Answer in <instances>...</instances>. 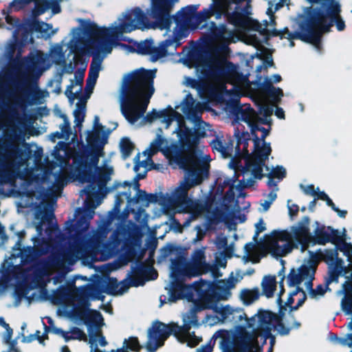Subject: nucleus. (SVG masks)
Wrapping results in <instances>:
<instances>
[{
  "mask_svg": "<svg viewBox=\"0 0 352 352\" xmlns=\"http://www.w3.org/2000/svg\"><path fill=\"white\" fill-rule=\"evenodd\" d=\"M65 40L60 43L52 44L49 53H43L40 50L31 52L24 58L27 77L38 78L42 74L50 69L53 63L62 67L60 72L56 74L48 85L54 86V92L59 94L61 91L63 75L65 73L72 74L74 70L72 61L67 64L63 50Z\"/></svg>",
  "mask_w": 352,
  "mask_h": 352,
  "instance_id": "nucleus-14",
  "label": "nucleus"
},
{
  "mask_svg": "<svg viewBox=\"0 0 352 352\" xmlns=\"http://www.w3.org/2000/svg\"><path fill=\"white\" fill-rule=\"evenodd\" d=\"M320 197L322 199V201H324L326 202V204L331 207V209L335 211L337 214L341 217L344 218L345 217L347 212L346 210H340L338 207L336 206V205L333 204L332 200L329 198V197L326 193H322L320 195Z\"/></svg>",
  "mask_w": 352,
  "mask_h": 352,
  "instance_id": "nucleus-45",
  "label": "nucleus"
},
{
  "mask_svg": "<svg viewBox=\"0 0 352 352\" xmlns=\"http://www.w3.org/2000/svg\"><path fill=\"white\" fill-rule=\"evenodd\" d=\"M170 280L166 285L167 296H160V306L164 302H175L180 299H186L192 301L195 294L199 293V283L195 282L190 285H186L184 282L190 278L173 277L171 276V270L169 274Z\"/></svg>",
  "mask_w": 352,
  "mask_h": 352,
  "instance_id": "nucleus-22",
  "label": "nucleus"
},
{
  "mask_svg": "<svg viewBox=\"0 0 352 352\" xmlns=\"http://www.w3.org/2000/svg\"><path fill=\"white\" fill-rule=\"evenodd\" d=\"M17 91L10 87L3 77L0 76V131H11L6 134L9 138L8 143H4L6 148L5 163L0 164V179L2 183H9L14 186L15 168L23 165L26 160L19 156V138L14 129V113L17 106H22Z\"/></svg>",
  "mask_w": 352,
  "mask_h": 352,
  "instance_id": "nucleus-9",
  "label": "nucleus"
},
{
  "mask_svg": "<svg viewBox=\"0 0 352 352\" xmlns=\"http://www.w3.org/2000/svg\"><path fill=\"white\" fill-rule=\"evenodd\" d=\"M226 254L223 253V252H219V253H217L216 254V256H215V265L213 267V266H211L212 269L215 272V274L218 275V274H221V273H219L218 271H217V269L216 268H226V265H227V258L225 255ZM229 254V257L230 256V254Z\"/></svg>",
  "mask_w": 352,
  "mask_h": 352,
  "instance_id": "nucleus-43",
  "label": "nucleus"
},
{
  "mask_svg": "<svg viewBox=\"0 0 352 352\" xmlns=\"http://www.w3.org/2000/svg\"><path fill=\"white\" fill-rule=\"evenodd\" d=\"M124 33H122V35L119 37H117L116 39H115V42H116V45L113 47H119L122 51H124L125 53L126 54H130V53H133V52H137L138 54H144L143 53H140L138 50V47H139V45H140L141 43H144V41H142L140 43H138L136 46V48H134L131 46H129V45H125V44H122V43H118L117 41L118 39H120V38H123L124 39L125 37L123 36ZM146 41H151L153 43V41L152 40H146L145 41V42ZM153 47H155L153 44ZM146 55V53L144 54ZM146 54L149 55V58H150V60L152 61L151 60V54L149 53H146Z\"/></svg>",
  "mask_w": 352,
  "mask_h": 352,
  "instance_id": "nucleus-36",
  "label": "nucleus"
},
{
  "mask_svg": "<svg viewBox=\"0 0 352 352\" xmlns=\"http://www.w3.org/2000/svg\"><path fill=\"white\" fill-rule=\"evenodd\" d=\"M230 321L238 324L233 329L232 342L226 343L227 352H263L266 338L278 320L274 313L263 310L248 318L243 309L234 307Z\"/></svg>",
  "mask_w": 352,
  "mask_h": 352,
  "instance_id": "nucleus-8",
  "label": "nucleus"
},
{
  "mask_svg": "<svg viewBox=\"0 0 352 352\" xmlns=\"http://www.w3.org/2000/svg\"><path fill=\"white\" fill-rule=\"evenodd\" d=\"M155 74L156 69H140L124 76L118 97L122 113L131 125L135 126L159 119L168 129L175 121L176 127L173 133L177 135L181 144L188 145L190 144L191 130L186 125L184 116L177 112V109L181 110L186 118L193 124L195 130H206L209 125L201 118L204 105L195 100L190 94H187L175 109L168 107L160 111L153 109L144 116L154 93L153 79Z\"/></svg>",
  "mask_w": 352,
  "mask_h": 352,
  "instance_id": "nucleus-3",
  "label": "nucleus"
},
{
  "mask_svg": "<svg viewBox=\"0 0 352 352\" xmlns=\"http://www.w3.org/2000/svg\"><path fill=\"white\" fill-rule=\"evenodd\" d=\"M313 226L314 230L311 234L309 232L310 241L306 244V247L310 243L324 244L329 241V236L325 231L324 226L320 225L318 221H315Z\"/></svg>",
  "mask_w": 352,
  "mask_h": 352,
  "instance_id": "nucleus-30",
  "label": "nucleus"
},
{
  "mask_svg": "<svg viewBox=\"0 0 352 352\" xmlns=\"http://www.w3.org/2000/svg\"><path fill=\"white\" fill-rule=\"evenodd\" d=\"M178 164L186 173L179 186L166 195L163 209L168 214L190 213L196 217L201 214L202 208L198 201L188 197V192L192 187L200 184L207 176V166L194 153L181 157Z\"/></svg>",
  "mask_w": 352,
  "mask_h": 352,
  "instance_id": "nucleus-11",
  "label": "nucleus"
},
{
  "mask_svg": "<svg viewBox=\"0 0 352 352\" xmlns=\"http://www.w3.org/2000/svg\"><path fill=\"white\" fill-rule=\"evenodd\" d=\"M259 291L258 288L253 289H243L240 292V298L243 302L249 305L256 301L259 298Z\"/></svg>",
  "mask_w": 352,
  "mask_h": 352,
  "instance_id": "nucleus-33",
  "label": "nucleus"
},
{
  "mask_svg": "<svg viewBox=\"0 0 352 352\" xmlns=\"http://www.w3.org/2000/svg\"><path fill=\"white\" fill-rule=\"evenodd\" d=\"M327 288V286L325 288H324L322 285H319L315 289H313L311 287L310 289L306 290L309 292V294L311 298L314 299H318L324 296Z\"/></svg>",
  "mask_w": 352,
  "mask_h": 352,
  "instance_id": "nucleus-49",
  "label": "nucleus"
},
{
  "mask_svg": "<svg viewBox=\"0 0 352 352\" xmlns=\"http://www.w3.org/2000/svg\"><path fill=\"white\" fill-rule=\"evenodd\" d=\"M87 294L92 300H104V296L98 290H93L87 287L80 292L78 289H69L65 296L63 303L58 307V313L77 324H86L89 336L91 352H104L98 349V345L104 346L107 342L105 338L101 335L100 329L104 325L103 318L101 314L89 309L88 300L82 296ZM138 338L131 337L125 339L122 347L111 352H129V350L138 352L141 349Z\"/></svg>",
  "mask_w": 352,
  "mask_h": 352,
  "instance_id": "nucleus-7",
  "label": "nucleus"
},
{
  "mask_svg": "<svg viewBox=\"0 0 352 352\" xmlns=\"http://www.w3.org/2000/svg\"><path fill=\"white\" fill-rule=\"evenodd\" d=\"M228 2V6L226 11L222 13V15H225L228 21L232 24L234 28L239 30L245 29L248 27H252L253 29L248 31L245 36V42L248 44L254 46L256 48H259L261 43L266 40V35L265 32L267 30L268 27L274 26L275 21L274 16L272 14V8H269L267 14L270 16V21H264V24H258L256 21L249 20L243 17L241 13L234 12L233 13H229V6L231 3L238 4L243 1H249L250 0H226Z\"/></svg>",
  "mask_w": 352,
  "mask_h": 352,
  "instance_id": "nucleus-17",
  "label": "nucleus"
},
{
  "mask_svg": "<svg viewBox=\"0 0 352 352\" xmlns=\"http://www.w3.org/2000/svg\"><path fill=\"white\" fill-rule=\"evenodd\" d=\"M241 278V276L239 275L237 277H234V272H231L227 279L218 281L215 292L217 297L222 300H228L232 296V290L240 282Z\"/></svg>",
  "mask_w": 352,
  "mask_h": 352,
  "instance_id": "nucleus-26",
  "label": "nucleus"
},
{
  "mask_svg": "<svg viewBox=\"0 0 352 352\" xmlns=\"http://www.w3.org/2000/svg\"><path fill=\"white\" fill-rule=\"evenodd\" d=\"M170 270L173 277L194 278L208 272H211L215 278L221 276V274H215V272L206 262L204 248L194 250L190 261L182 258L172 260Z\"/></svg>",
  "mask_w": 352,
  "mask_h": 352,
  "instance_id": "nucleus-21",
  "label": "nucleus"
},
{
  "mask_svg": "<svg viewBox=\"0 0 352 352\" xmlns=\"http://www.w3.org/2000/svg\"><path fill=\"white\" fill-rule=\"evenodd\" d=\"M256 234L258 235L265 230V223L263 219H259L255 224Z\"/></svg>",
  "mask_w": 352,
  "mask_h": 352,
  "instance_id": "nucleus-59",
  "label": "nucleus"
},
{
  "mask_svg": "<svg viewBox=\"0 0 352 352\" xmlns=\"http://www.w3.org/2000/svg\"><path fill=\"white\" fill-rule=\"evenodd\" d=\"M36 30L42 37L49 38L58 32V28L53 29L52 25L41 21L36 23Z\"/></svg>",
  "mask_w": 352,
  "mask_h": 352,
  "instance_id": "nucleus-35",
  "label": "nucleus"
},
{
  "mask_svg": "<svg viewBox=\"0 0 352 352\" xmlns=\"http://www.w3.org/2000/svg\"><path fill=\"white\" fill-rule=\"evenodd\" d=\"M34 335H36V340L38 341V342L42 344V345H45V342H44V339L45 338H47V336H41V331L37 330L36 331V332L34 333Z\"/></svg>",
  "mask_w": 352,
  "mask_h": 352,
  "instance_id": "nucleus-61",
  "label": "nucleus"
},
{
  "mask_svg": "<svg viewBox=\"0 0 352 352\" xmlns=\"http://www.w3.org/2000/svg\"><path fill=\"white\" fill-rule=\"evenodd\" d=\"M78 21L80 28L72 29L71 39L66 45L69 50L68 56L74 55L72 60H76L77 56L96 53L86 85L87 91L91 92L102 69L103 59L111 53L116 45L115 39L122 33L148 28L146 17L140 8H135L120 14L109 27H99L89 20Z\"/></svg>",
  "mask_w": 352,
  "mask_h": 352,
  "instance_id": "nucleus-4",
  "label": "nucleus"
},
{
  "mask_svg": "<svg viewBox=\"0 0 352 352\" xmlns=\"http://www.w3.org/2000/svg\"><path fill=\"white\" fill-rule=\"evenodd\" d=\"M57 139H65L66 140L65 135L60 131H56L51 133L49 135V140L52 142H55Z\"/></svg>",
  "mask_w": 352,
  "mask_h": 352,
  "instance_id": "nucleus-57",
  "label": "nucleus"
},
{
  "mask_svg": "<svg viewBox=\"0 0 352 352\" xmlns=\"http://www.w3.org/2000/svg\"><path fill=\"white\" fill-rule=\"evenodd\" d=\"M278 276L280 280L277 282L276 276H265L261 281L262 293L267 298H271L274 296L277 283H278L280 292L277 294L276 302L279 306V314L282 315V321L277 326L278 331L281 336L289 334L292 329H297L300 327V323L296 321L293 314H290L289 309L287 310V306L282 304L281 296L285 292L283 288V281L285 279V267H283L278 272Z\"/></svg>",
  "mask_w": 352,
  "mask_h": 352,
  "instance_id": "nucleus-18",
  "label": "nucleus"
},
{
  "mask_svg": "<svg viewBox=\"0 0 352 352\" xmlns=\"http://www.w3.org/2000/svg\"><path fill=\"white\" fill-rule=\"evenodd\" d=\"M201 309L199 307H193L187 312L182 314V326L173 322L168 324L160 322H154L148 330V340L145 346L146 350L148 352L156 351L171 334L174 335L179 342L186 343L188 346H197L202 338L190 330L191 328L197 329L201 327V323L197 316Z\"/></svg>",
  "mask_w": 352,
  "mask_h": 352,
  "instance_id": "nucleus-12",
  "label": "nucleus"
},
{
  "mask_svg": "<svg viewBox=\"0 0 352 352\" xmlns=\"http://www.w3.org/2000/svg\"><path fill=\"white\" fill-rule=\"evenodd\" d=\"M254 248V245L252 243H248L245 245L244 248L245 250V254L243 256V260L245 263L247 262H252L257 263L258 262V258L255 257L253 255L252 252V248Z\"/></svg>",
  "mask_w": 352,
  "mask_h": 352,
  "instance_id": "nucleus-48",
  "label": "nucleus"
},
{
  "mask_svg": "<svg viewBox=\"0 0 352 352\" xmlns=\"http://www.w3.org/2000/svg\"><path fill=\"white\" fill-rule=\"evenodd\" d=\"M50 331L54 334L62 337L67 342L69 341V332H67V331H64L61 328L57 327L56 326H52V330Z\"/></svg>",
  "mask_w": 352,
  "mask_h": 352,
  "instance_id": "nucleus-50",
  "label": "nucleus"
},
{
  "mask_svg": "<svg viewBox=\"0 0 352 352\" xmlns=\"http://www.w3.org/2000/svg\"><path fill=\"white\" fill-rule=\"evenodd\" d=\"M54 272L53 269L49 266H43L36 270L35 279L40 287H44L50 283V276Z\"/></svg>",
  "mask_w": 352,
  "mask_h": 352,
  "instance_id": "nucleus-32",
  "label": "nucleus"
},
{
  "mask_svg": "<svg viewBox=\"0 0 352 352\" xmlns=\"http://www.w3.org/2000/svg\"><path fill=\"white\" fill-rule=\"evenodd\" d=\"M219 322V318L217 316L208 315L202 320L201 323V324H204L212 327L217 324Z\"/></svg>",
  "mask_w": 352,
  "mask_h": 352,
  "instance_id": "nucleus-52",
  "label": "nucleus"
},
{
  "mask_svg": "<svg viewBox=\"0 0 352 352\" xmlns=\"http://www.w3.org/2000/svg\"><path fill=\"white\" fill-rule=\"evenodd\" d=\"M150 1L148 14L155 20L153 28L164 31L163 36L167 37L157 47H153L151 41L139 45V52L149 53L152 62H163L166 57L174 55L177 47L181 44V39L186 36L188 29L198 28L201 22L206 21L212 16H215L216 19L221 18L228 6L226 0H212L209 7L197 15L195 14L199 6L191 5L182 8L175 16H170L172 8L179 0Z\"/></svg>",
  "mask_w": 352,
  "mask_h": 352,
  "instance_id": "nucleus-5",
  "label": "nucleus"
},
{
  "mask_svg": "<svg viewBox=\"0 0 352 352\" xmlns=\"http://www.w3.org/2000/svg\"><path fill=\"white\" fill-rule=\"evenodd\" d=\"M179 148L177 142H169L162 135V130L158 129L155 138L150 143L149 146L143 151L142 155L145 159L140 160V154L138 153L134 158L133 170L137 173L138 179L143 178L147 170L153 168V162L151 157L158 151H161L169 159L177 158Z\"/></svg>",
  "mask_w": 352,
  "mask_h": 352,
  "instance_id": "nucleus-19",
  "label": "nucleus"
},
{
  "mask_svg": "<svg viewBox=\"0 0 352 352\" xmlns=\"http://www.w3.org/2000/svg\"><path fill=\"white\" fill-rule=\"evenodd\" d=\"M277 103L278 102H276V103H272L271 102H268V104L272 107L273 110H274V108H275V109H274L275 116L279 119H285V111L282 108L276 106ZM273 112H274V111H272V113Z\"/></svg>",
  "mask_w": 352,
  "mask_h": 352,
  "instance_id": "nucleus-53",
  "label": "nucleus"
},
{
  "mask_svg": "<svg viewBox=\"0 0 352 352\" xmlns=\"http://www.w3.org/2000/svg\"><path fill=\"white\" fill-rule=\"evenodd\" d=\"M126 226H127L129 232H135L138 229L137 226L132 221H129L127 222Z\"/></svg>",
  "mask_w": 352,
  "mask_h": 352,
  "instance_id": "nucleus-62",
  "label": "nucleus"
},
{
  "mask_svg": "<svg viewBox=\"0 0 352 352\" xmlns=\"http://www.w3.org/2000/svg\"><path fill=\"white\" fill-rule=\"evenodd\" d=\"M310 253V259L304 261L302 265L298 269H292L287 276L288 287H294V289L289 293L285 306L289 308L290 314L293 311L297 310L301 307L306 299L305 292L300 287L304 283L305 289H310L312 287V280L316 270L319 258H329L333 260L337 253L335 250H320L316 253Z\"/></svg>",
  "mask_w": 352,
  "mask_h": 352,
  "instance_id": "nucleus-15",
  "label": "nucleus"
},
{
  "mask_svg": "<svg viewBox=\"0 0 352 352\" xmlns=\"http://www.w3.org/2000/svg\"><path fill=\"white\" fill-rule=\"evenodd\" d=\"M37 0H12V1L9 5V9L10 11H19L23 8H24L26 6H28L31 2H34V8L33 10V14L36 16V2Z\"/></svg>",
  "mask_w": 352,
  "mask_h": 352,
  "instance_id": "nucleus-40",
  "label": "nucleus"
},
{
  "mask_svg": "<svg viewBox=\"0 0 352 352\" xmlns=\"http://www.w3.org/2000/svg\"><path fill=\"white\" fill-rule=\"evenodd\" d=\"M36 335H34V333H32V334H30L29 336H23L22 338V342H25V343H29L34 340H36Z\"/></svg>",
  "mask_w": 352,
  "mask_h": 352,
  "instance_id": "nucleus-60",
  "label": "nucleus"
},
{
  "mask_svg": "<svg viewBox=\"0 0 352 352\" xmlns=\"http://www.w3.org/2000/svg\"><path fill=\"white\" fill-rule=\"evenodd\" d=\"M67 332H69V341L72 340H86L87 336L85 333L78 327H72Z\"/></svg>",
  "mask_w": 352,
  "mask_h": 352,
  "instance_id": "nucleus-46",
  "label": "nucleus"
},
{
  "mask_svg": "<svg viewBox=\"0 0 352 352\" xmlns=\"http://www.w3.org/2000/svg\"><path fill=\"white\" fill-rule=\"evenodd\" d=\"M99 121V116H95L92 130L85 133L86 141L91 147L89 151L84 154L75 153L63 142H58L52 151L56 162L52 170V190L56 197L64 186L70 181L97 184V187L93 184L88 185L80 191L81 196L84 194L87 195L85 200V208L88 210L85 217L87 220L93 218L96 208L94 200L111 180L114 172L109 158H103L102 164L99 165L100 159L104 156L103 146L107 142L111 133Z\"/></svg>",
  "mask_w": 352,
  "mask_h": 352,
  "instance_id": "nucleus-2",
  "label": "nucleus"
},
{
  "mask_svg": "<svg viewBox=\"0 0 352 352\" xmlns=\"http://www.w3.org/2000/svg\"><path fill=\"white\" fill-rule=\"evenodd\" d=\"M86 113L85 103L77 102L74 110V124L77 127H82Z\"/></svg>",
  "mask_w": 352,
  "mask_h": 352,
  "instance_id": "nucleus-34",
  "label": "nucleus"
},
{
  "mask_svg": "<svg viewBox=\"0 0 352 352\" xmlns=\"http://www.w3.org/2000/svg\"><path fill=\"white\" fill-rule=\"evenodd\" d=\"M123 186L129 187L126 191L118 192L116 196L114 203V210H119L122 203L123 202L122 197H124L127 201V206L125 211L122 214L121 219H126L129 216V209L135 204L144 203L149 201L146 192L140 189V184L137 179H134L132 182H124L116 185V187Z\"/></svg>",
  "mask_w": 352,
  "mask_h": 352,
  "instance_id": "nucleus-23",
  "label": "nucleus"
},
{
  "mask_svg": "<svg viewBox=\"0 0 352 352\" xmlns=\"http://www.w3.org/2000/svg\"><path fill=\"white\" fill-rule=\"evenodd\" d=\"M0 327L3 329L2 333V342L8 346L7 350L3 352H20V351L16 346V341L12 340V329L9 325L4 321L3 318L0 319Z\"/></svg>",
  "mask_w": 352,
  "mask_h": 352,
  "instance_id": "nucleus-29",
  "label": "nucleus"
},
{
  "mask_svg": "<svg viewBox=\"0 0 352 352\" xmlns=\"http://www.w3.org/2000/svg\"><path fill=\"white\" fill-rule=\"evenodd\" d=\"M48 323L50 324V326L49 327H47L45 324L44 322L42 321L43 324V326H44V329H45V331L47 332V330L48 331H51L52 330V326H56L54 324V322L53 321V320L51 318H48Z\"/></svg>",
  "mask_w": 352,
  "mask_h": 352,
  "instance_id": "nucleus-63",
  "label": "nucleus"
},
{
  "mask_svg": "<svg viewBox=\"0 0 352 352\" xmlns=\"http://www.w3.org/2000/svg\"><path fill=\"white\" fill-rule=\"evenodd\" d=\"M48 96L49 94L47 91L36 89L32 94L31 102L30 104L31 105L42 104L44 100Z\"/></svg>",
  "mask_w": 352,
  "mask_h": 352,
  "instance_id": "nucleus-42",
  "label": "nucleus"
},
{
  "mask_svg": "<svg viewBox=\"0 0 352 352\" xmlns=\"http://www.w3.org/2000/svg\"><path fill=\"white\" fill-rule=\"evenodd\" d=\"M287 208L289 217L292 220L297 215L299 208L297 205L292 204L291 200L287 201Z\"/></svg>",
  "mask_w": 352,
  "mask_h": 352,
  "instance_id": "nucleus-51",
  "label": "nucleus"
},
{
  "mask_svg": "<svg viewBox=\"0 0 352 352\" xmlns=\"http://www.w3.org/2000/svg\"><path fill=\"white\" fill-rule=\"evenodd\" d=\"M277 194L275 190H271L267 195V199L261 201L258 210L260 212H266L270 208L272 204L276 200Z\"/></svg>",
  "mask_w": 352,
  "mask_h": 352,
  "instance_id": "nucleus-44",
  "label": "nucleus"
},
{
  "mask_svg": "<svg viewBox=\"0 0 352 352\" xmlns=\"http://www.w3.org/2000/svg\"><path fill=\"white\" fill-rule=\"evenodd\" d=\"M309 223V218L305 216L287 229L273 230L266 237L265 248L276 257L285 256L299 246L304 250L310 241Z\"/></svg>",
  "mask_w": 352,
  "mask_h": 352,
  "instance_id": "nucleus-16",
  "label": "nucleus"
},
{
  "mask_svg": "<svg viewBox=\"0 0 352 352\" xmlns=\"http://www.w3.org/2000/svg\"><path fill=\"white\" fill-rule=\"evenodd\" d=\"M233 37L232 31H228L224 25L215 30V38L209 43L207 50L199 56L194 63L197 75L204 83L206 96L201 97L213 98L218 94L238 97L248 94L258 107L259 114L250 107L244 104L236 107L235 117L237 121L244 122L239 113L245 107L251 112L253 124L262 126L267 124L270 126L272 107L268 104L279 102L283 96L281 89L273 86V83L279 82L281 76L273 74L271 76H258L255 82H250L246 78H241L238 67L227 60L230 53L228 43Z\"/></svg>",
  "mask_w": 352,
  "mask_h": 352,
  "instance_id": "nucleus-1",
  "label": "nucleus"
},
{
  "mask_svg": "<svg viewBox=\"0 0 352 352\" xmlns=\"http://www.w3.org/2000/svg\"><path fill=\"white\" fill-rule=\"evenodd\" d=\"M301 190L307 195L311 196L313 197H317L318 199L322 200L320 197L322 193H325L324 191L320 190L319 188H315L313 184H300Z\"/></svg>",
  "mask_w": 352,
  "mask_h": 352,
  "instance_id": "nucleus-39",
  "label": "nucleus"
},
{
  "mask_svg": "<svg viewBox=\"0 0 352 352\" xmlns=\"http://www.w3.org/2000/svg\"><path fill=\"white\" fill-rule=\"evenodd\" d=\"M60 117L62 118L63 122L59 126L60 132L64 133V135H65L66 140H68L71 135L70 123L66 115L62 114Z\"/></svg>",
  "mask_w": 352,
  "mask_h": 352,
  "instance_id": "nucleus-47",
  "label": "nucleus"
},
{
  "mask_svg": "<svg viewBox=\"0 0 352 352\" xmlns=\"http://www.w3.org/2000/svg\"><path fill=\"white\" fill-rule=\"evenodd\" d=\"M184 84L188 87H190L192 88H195L197 89H198V87H199L198 82L195 79H194L191 77H188V76L184 77Z\"/></svg>",
  "mask_w": 352,
  "mask_h": 352,
  "instance_id": "nucleus-54",
  "label": "nucleus"
},
{
  "mask_svg": "<svg viewBox=\"0 0 352 352\" xmlns=\"http://www.w3.org/2000/svg\"><path fill=\"white\" fill-rule=\"evenodd\" d=\"M211 351H212V348L209 345L202 346L197 350V352H211Z\"/></svg>",
  "mask_w": 352,
  "mask_h": 352,
  "instance_id": "nucleus-64",
  "label": "nucleus"
},
{
  "mask_svg": "<svg viewBox=\"0 0 352 352\" xmlns=\"http://www.w3.org/2000/svg\"><path fill=\"white\" fill-rule=\"evenodd\" d=\"M338 277H339V275L337 274V272L336 271H334V270L329 271V276L326 281L327 284L329 285L330 283H333V282L338 283Z\"/></svg>",
  "mask_w": 352,
  "mask_h": 352,
  "instance_id": "nucleus-56",
  "label": "nucleus"
},
{
  "mask_svg": "<svg viewBox=\"0 0 352 352\" xmlns=\"http://www.w3.org/2000/svg\"><path fill=\"white\" fill-rule=\"evenodd\" d=\"M234 307H232L229 305H216L214 307V311L219 314L222 320L224 321H230L232 313Z\"/></svg>",
  "mask_w": 352,
  "mask_h": 352,
  "instance_id": "nucleus-38",
  "label": "nucleus"
},
{
  "mask_svg": "<svg viewBox=\"0 0 352 352\" xmlns=\"http://www.w3.org/2000/svg\"><path fill=\"white\" fill-rule=\"evenodd\" d=\"M83 78L84 72L76 73L74 79L71 80L70 84L65 89V94L71 104H73L76 99H78L81 96Z\"/></svg>",
  "mask_w": 352,
  "mask_h": 352,
  "instance_id": "nucleus-27",
  "label": "nucleus"
},
{
  "mask_svg": "<svg viewBox=\"0 0 352 352\" xmlns=\"http://www.w3.org/2000/svg\"><path fill=\"white\" fill-rule=\"evenodd\" d=\"M340 11V4L337 2L333 3V9L328 13L311 7L305 8L304 14L299 19V28L293 38L309 43L319 50L322 34L329 31L332 22H335L338 31L345 29V23L339 15Z\"/></svg>",
  "mask_w": 352,
  "mask_h": 352,
  "instance_id": "nucleus-13",
  "label": "nucleus"
},
{
  "mask_svg": "<svg viewBox=\"0 0 352 352\" xmlns=\"http://www.w3.org/2000/svg\"><path fill=\"white\" fill-rule=\"evenodd\" d=\"M248 110L245 107L239 115L250 128L253 136V151L250 156L245 160V166L241 170L243 177L241 184L243 187L251 186L256 180L261 179L264 176L272 177L279 182L285 177V169L283 166L269 168L265 165L272 148L270 143H267L265 138L269 135L271 126L265 129L253 124L252 120H250L252 114L248 111Z\"/></svg>",
  "mask_w": 352,
  "mask_h": 352,
  "instance_id": "nucleus-10",
  "label": "nucleus"
},
{
  "mask_svg": "<svg viewBox=\"0 0 352 352\" xmlns=\"http://www.w3.org/2000/svg\"><path fill=\"white\" fill-rule=\"evenodd\" d=\"M347 287H351V284L349 282L346 281L342 285V289L338 292V294L344 296L341 300V307L342 311L345 312L346 314H352V297H348L346 295L348 292ZM347 328L351 332L346 333L343 338H339L338 342L342 346H346L352 349V318L347 324ZM350 352H352V349Z\"/></svg>",
  "mask_w": 352,
  "mask_h": 352,
  "instance_id": "nucleus-25",
  "label": "nucleus"
},
{
  "mask_svg": "<svg viewBox=\"0 0 352 352\" xmlns=\"http://www.w3.org/2000/svg\"><path fill=\"white\" fill-rule=\"evenodd\" d=\"M63 0H37L36 2V16L41 15L47 10H51L52 14L60 12V3Z\"/></svg>",
  "mask_w": 352,
  "mask_h": 352,
  "instance_id": "nucleus-28",
  "label": "nucleus"
},
{
  "mask_svg": "<svg viewBox=\"0 0 352 352\" xmlns=\"http://www.w3.org/2000/svg\"><path fill=\"white\" fill-rule=\"evenodd\" d=\"M215 244L218 250L225 254H230L233 251L232 245L228 244V238L225 235L218 236Z\"/></svg>",
  "mask_w": 352,
  "mask_h": 352,
  "instance_id": "nucleus-37",
  "label": "nucleus"
},
{
  "mask_svg": "<svg viewBox=\"0 0 352 352\" xmlns=\"http://www.w3.org/2000/svg\"><path fill=\"white\" fill-rule=\"evenodd\" d=\"M267 177V185L270 188H272V190H275V192L277 194V191L278 190V187L277 186V183L278 182V181L276 182L274 180L275 178H274L272 177Z\"/></svg>",
  "mask_w": 352,
  "mask_h": 352,
  "instance_id": "nucleus-58",
  "label": "nucleus"
},
{
  "mask_svg": "<svg viewBox=\"0 0 352 352\" xmlns=\"http://www.w3.org/2000/svg\"><path fill=\"white\" fill-rule=\"evenodd\" d=\"M254 273V270L252 268L248 269L245 272H243L241 270H237L234 272V277H237L238 275L241 276L240 278V281L245 276H251Z\"/></svg>",
  "mask_w": 352,
  "mask_h": 352,
  "instance_id": "nucleus-55",
  "label": "nucleus"
},
{
  "mask_svg": "<svg viewBox=\"0 0 352 352\" xmlns=\"http://www.w3.org/2000/svg\"><path fill=\"white\" fill-rule=\"evenodd\" d=\"M235 137L237 140L234 156L232 155V149L224 144L220 140L216 139L211 142L212 148L219 153L223 158L230 157L228 166L234 170V175L232 177L227 178L224 181L226 185H233L236 182L239 175L241 174V170L243 168L239 164L241 158L245 160L250 156L248 149L249 142L251 141V135L248 132L239 131L235 133Z\"/></svg>",
  "mask_w": 352,
  "mask_h": 352,
  "instance_id": "nucleus-20",
  "label": "nucleus"
},
{
  "mask_svg": "<svg viewBox=\"0 0 352 352\" xmlns=\"http://www.w3.org/2000/svg\"><path fill=\"white\" fill-rule=\"evenodd\" d=\"M34 196L32 195H23L17 202V206L21 208L34 207V219L30 226L34 227L36 231V235L31 238L33 247H22L23 238L25 235V231L17 232L18 236L15 244L12 248L11 255L6 258L0 265V294L4 292L9 283L14 279H19L21 273L20 265L33 261L40 256L47 254L51 249L52 241L50 239H41L43 230V224L49 220L52 214H47V204L43 199L38 203H34Z\"/></svg>",
  "mask_w": 352,
  "mask_h": 352,
  "instance_id": "nucleus-6",
  "label": "nucleus"
},
{
  "mask_svg": "<svg viewBox=\"0 0 352 352\" xmlns=\"http://www.w3.org/2000/svg\"><path fill=\"white\" fill-rule=\"evenodd\" d=\"M120 146L124 159L129 157L134 149L133 144L127 138L121 140Z\"/></svg>",
  "mask_w": 352,
  "mask_h": 352,
  "instance_id": "nucleus-41",
  "label": "nucleus"
},
{
  "mask_svg": "<svg viewBox=\"0 0 352 352\" xmlns=\"http://www.w3.org/2000/svg\"><path fill=\"white\" fill-rule=\"evenodd\" d=\"M6 21L10 25L7 28L8 30H11L14 28H16V29L13 31L11 38L8 41L4 47L3 54L0 56V64L3 61L8 62L11 60L16 50L18 52L19 55H21L22 53V49L25 45L28 37V35H25L24 36L25 38H23V40H19L18 37L19 32L21 30V27L19 25L18 20H16L8 14L6 16Z\"/></svg>",
  "mask_w": 352,
  "mask_h": 352,
  "instance_id": "nucleus-24",
  "label": "nucleus"
},
{
  "mask_svg": "<svg viewBox=\"0 0 352 352\" xmlns=\"http://www.w3.org/2000/svg\"><path fill=\"white\" fill-rule=\"evenodd\" d=\"M129 287V286L128 285L126 281H122L118 283L116 279H112L111 280L110 285L107 287L103 292L108 294L118 296L122 295L124 293L126 292Z\"/></svg>",
  "mask_w": 352,
  "mask_h": 352,
  "instance_id": "nucleus-31",
  "label": "nucleus"
}]
</instances>
